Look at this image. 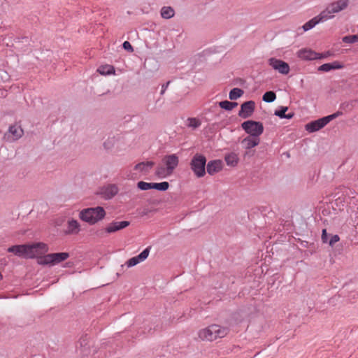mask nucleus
<instances>
[{
	"instance_id": "f257e3e1",
	"label": "nucleus",
	"mask_w": 358,
	"mask_h": 358,
	"mask_svg": "<svg viewBox=\"0 0 358 358\" xmlns=\"http://www.w3.org/2000/svg\"><path fill=\"white\" fill-rule=\"evenodd\" d=\"M48 251V245L41 242L15 245L8 248V252L27 259L35 258L38 255L45 254Z\"/></svg>"
},
{
	"instance_id": "f03ea898",
	"label": "nucleus",
	"mask_w": 358,
	"mask_h": 358,
	"mask_svg": "<svg viewBox=\"0 0 358 358\" xmlns=\"http://www.w3.org/2000/svg\"><path fill=\"white\" fill-rule=\"evenodd\" d=\"M229 332L228 327L211 324L199 331L198 336L202 341H213L225 337Z\"/></svg>"
},
{
	"instance_id": "7ed1b4c3",
	"label": "nucleus",
	"mask_w": 358,
	"mask_h": 358,
	"mask_svg": "<svg viewBox=\"0 0 358 358\" xmlns=\"http://www.w3.org/2000/svg\"><path fill=\"white\" fill-rule=\"evenodd\" d=\"M106 211L101 206L83 209L79 213V217L83 221L92 225L104 218Z\"/></svg>"
},
{
	"instance_id": "20e7f679",
	"label": "nucleus",
	"mask_w": 358,
	"mask_h": 358,
	"mask_svg": "<svg viewBox=\"0 0 358 358\" xmlns=\"http://www.w3.org/2000/svg\"><path fill=\"white\" fill-rule=\"evenodd\" d=\"M178 164V158H164L158 164L155 175L159 178H164L172 174Z\"/></svg>"
},
{
	"instance_id": "39448f33",
	"label": "nucleus",
	"mask_w": 358,
	"mask_h": 358,
	"mask_svg": "<svg viewBox=\"0 0 358 358\" xmlns=\"http://www.w3.org/2000/svg\"><path fill=\"white\" fill-rule=\"evenodd\" d=\"M342 115L341 112H336L331 115L323 117L314 121H311L305 125V129L308 133H314L320 131L328 124L331 120Z\"/></svg>"
},
{
	"instance_id": "423d86ee",
	"label": "nucleus",
	"mask_w": 358,
	"mask_h": 358,
	"mask_svg": "<svg viewBox=\"0 0 358 358\" xmlns=\"http://www.w3.org/2000/svg\"><path fill=\"white\" fill-rule=\"evenodd\" d=\"M69 257L68 252L50 253L38 257L37 262L40 265H55L65 261Z\"/></svg>"
},
{
	"instance_id": "0eeeda50",
	"label": "nucleus",
	"mask_w": 358,
	"mask_h": 358,
	"mask_svg": "<svg viewBox=\"0 0 358 358\" xmlns=\"http://www.w3.org/2000/svg\"><path fill=\"white\" fill-rule=\"evenodd\" d=\"M242 128L251 136L259 137L263 132L264 127L262 123L252 120L244 122Z\"/></svg>"
},
{
	"instance_id": "6e6552de",
	"label": "nucleus",
	"mask_w": 358,
	"mask_h": 358,
	"mask_svg": "<svg viewBox=\"0 0 358 358\" xmlns=\"http://www.w3.org/2000/svg\"><path fill=\"white\" fill-rule=\"evenodd\" d=\"M24 135V130L20 125L15 124L10 125L8 130L4 134V139L8 142H14L20 139Z\"/></svg>"
},
{
	"instance_id": "1a4fd4ad",
	"label": "nucleus",
	"mask_w": 358,
	"mask_h": 358,
	"mask_svg": "<svg viewBox=\"0 0 358 358\" xmlns=\"http://www.w3.org/2000/svg\"><path fill=\"white\" fill-rule=\"evenodd\" d=\"M206 158H192L190 163L191 169L198 178L206 174Z\"/></svg>"
},
{
	"instance_id": "9d476101",
	"label": "nucleus",
	"mask_w": 358,
	"mask_h": 358,
	"mask_svg": "<svg viewBox=\"0 0 358 358\" xmlns=\"http://www.w3.org/2000/svg\"><path fill=\"white\" fill-rule=\"evenodd\" d=\"M119 189L115 184H108L100 189L99 194L106 200H109L117 194Z\"/></svg>"
},
{
	"instance_id": "9b49d317",
	"label": "nucleus",
	"mask_w": 358,
	"mask_h": 358,
	"mask_svg": "<svg viewBox=\"0 0 358 358\" xmlns=\"http://www.w3.org/2000/svg\"><path fill=\"white\" fill-rule=\"evenodd\" d=\"M268 64L275 71L282 74H287L289 71V66L287 63L275 58H270Z\"/></svg>"
},
{
	"instance_id": "f8f14e48",
	"label": "nucleus",
	"mask_w": 358,
	"mask_h": 358,
	"mask_svg": "<svg viewBox=\"0 0 358 358\" xmlns=\"http://www.w3.org/2000/svg\"><path fill=\"white\" fill-rule=\"evenodd\" d=\"M150 250V247H148L145 249H144L138 255L130 258L126 263L127 266H134L139 264L140 262H142L144 260H145L149 255Z\"/></svg>"
},
{
	"instance_id": "ddd939ff",
	"label": "nucleus",
	"mask_w": 358,
	"mask_h": 358,
	"mask_svg": "<svg viewBox=\"0 0 358 358\" xmlns=\"http://www.w3.org/2000/svg\"><path fill=\"white\" fill-rule=\"evenodd\" d=\"M154 164L155 163L151 161L142 162L136 164L134 167V170L141 176H145L150 173Z\"/></svg>"
},
{
	"instance_id": "4468645a",
	"label": "nucleus",
	"mask_w": 358,
	"mask_h": 358,
	"mask_svg": "<svg viewBox=\"0 0 358 358\" xmlns=\"http://www.w3.org/2000/svg\"><path fill=\"white\" fill-rule=\"evenodd\" d=\"M255 103L253 101H249L243 103L241 105L239 111V116L243 118H248L250 117L254 112Z\"/></svg>"
},
{
	"instance_id": "2eb2a0df",
	"label": "nucleus",
	"mask_w": 358,
	"mask_h": 358,
	"mask_svg": "<svg viewBox=\"0 0 358 358\" xmlns=\"http://www.w3.org/2000/svg\"><path fill=\"white\" fill-rule=\"evenodd\" d=\"M348 6V0H338L332 2L327 6L330 12L335 15V14L345 10Z\"/></svg>"
},
{
	"instance_id": "dca6fc26",
	"label": "nucleus",
	"mask_w": 358,
	"mask_h": 358,
	"mask_svg": "<svg viewBox=\"0 0 358 358\" xmlns=\"http://www.w3.org/2000/svg\"><path fill=\"white\" fill-rule=\"evenodd\" d=\"M223 167V162L221 159H215L208 162L206 166V171L208 174L213 175L219 172Z\"/></svg>"
},
{
	"instance_id": "f3484780",
	"label": "nucleus",
	"mask_w": 358,
	"mask_h": 358,
	"mask_svg": "<svg viewBox=\"0 0 358 358\" xmlns=\"http://www.w3.org/2000/svg\"><path fill=\"white\" fill-rule=\"evenodd\" d=\"M130 224L129 221H121V222H111L106 228V231L107 233H114L119 230L126 228Z\"/></svg>"
},
{
	"instance_id": "a211bd4d",
	"label": "nucleus",
	"mask_w": 358,
	"mask_h": 358,
	"mask_svg": "<svg viewBox=\"0 0 358 358\" xmlns=\"http://www.w3.org/2000/svg\"><path fill=\"white\" fill-rule=\"evenodd\" d=\"M297 55L299 58L306 60L317 59L319 57V53L310 49H302L298 52Z\"/></svg>"
},
{
	"instance_id": "6ab92c4d",
	"label": "nucleus",
	"mask_w": 358,
	"mask_h": 358,
	"mask_svg": "<svg viewBox=\"0 0 358 358\" xmlns=\"http://www.w3.org/2000/svg\"><path fill=\"white\" fill-rule=\"evenodd\" d=\"M259 143V137L249 136L242 141L241 145H242L243 148H244L245 149H250V148L256 146L257 145H258Z\"/></svg>"
},
{
	"instance_id": "aec40b11",
	"label": "nucleus",
	"mask_w": 358,
	"mask_h": 358,
	"mask_svg": "<svg viewBox=\"0 0 358 358\" xmlns=\"http://www.w3.org/2000/svg\"><path fill=\"white\" fill-rule=\"evenodd\" d=\"M319 23L321 22L320 21H319V19L316 15L315 17L306 22L301 27H299L298 29V34H302L304 31H307L315 27Z\"/></svg>"
},
{
	"instance_id": "412c9836",
	"label": "nucleus",
	"mask_w": 358,
	"mask_h": 358,
	"mask_svg": "<svg viewBox=\"0 0 358 358\" xmlns=\"http://www.w3.org/2000/svg\"><path fill=\"white\" fill-rule=\"evenodd\" d=\"M296 224L294 225V230L296 234L303 235L307 231V223L304 218L301 217L296 220Z\"/></svg>"
},
{
	"instance_id": "4be33fe9",
	"label": "nucleus",
	"mask_w": 358,
	"mask_h": 358,
	"mask_svg": "<svg viewBox=\"0 0 358 358\" xmlns=\"http://www.w3.org/2000/svg\"><path fill=\"white\" fill-rule=\"evenodd\" d=\"M80 230V224L77 220L72 219L68 222L66 234H77Z\"/></svg>"
},
{
	"instance_id": "5701e85b",
	"label": "nucleus",
	"mask_w": 358,
	"mask_h": 358,
	"mask_svg": "<svg viewBox=\"0 0 358 358\" xmlns=\"http://www.w3.org/2000/svg\"><path fill=\"white\" fill-rule=\"evenodd\" d=\"M317 17H318L319 21H320V22H326L334 17V15L331 13V12H330V10L327 6L324 10L320 12L317 15Z\"/></svg>"
},
{
	"instance_id": "b1692460",
	"label": "nucleus",
	"mask_w": 358,
	"mask_h": 358,
	"mask_svg": "<svg viewBox=\"0 0 358 358\" xmlns=\"http://www.w3.org/2000/svg\"><path fill=\"white\" fill-rule=\"evenodd\" d=\"M97 71L101 75H110L115 73V69L111 65H102L99 67Z\"/></svg>"
},
{
	"instance_id": "393cba45",
	"label": "nucleus",
	"mask_w": 358,
	"mask_h": 358,
	"mask_svg": "<svg viewBox=\"0 0 358 358\" xmlns=\"http://www.w3.org/2000/svg\"><path fill=\"white\" fill-rule=\"evenodd\" d=\"M175 11L170 6H164L161 10V15L164 19H170L174 16Z\"/></svg>"
},
{
	"instance_id": "a878e982",
	"label": "nucleus",
	"mask_w": 358,
	"mask_h": 358,
	"mask_svg": "<svg viewBox=\"0 0 358 358\" xmlns=\"http://www.w3.org/2000/svg\"><path fill=\"white\" fill-rule=\"evenodd\" d=\"M243 90L236 87L230 91L229 97L231 100H236L240 98L243 94Z\"/></svg>"
},
{
	"instance_id": "bb28decb",
	"label": "nucleus",
	"mask_w": 358,
	"mask_h": 358,
	"mask_svg": "<svg viewBox=\"0 0 358 358\" xmlns=\"http://www.w3.org/2000/svg\"><path fill=\"white\" fill-rule=\"evenodd\" d=\"M288 107L281 106L279 110H276L274 113L275 115L280 118H291V113L285 114L287 111Z\"/></svg>"
},
{
	"instance_id": "cd10ccee",
	"label": "nucleus",
	"mask_w": 358,
	"mask_h": 358,
	"mask_svg": "<svg viewBox=\"0 0 358 358\" xmlns=\"http://www.w3.org/2000/svg\"><path fill=\"white\" fill-rule=\"evenodd\" d=\"M169 187V183L168 182H153V189L164 192L167 190Z\"/></svg>"
},
{
	"instance_id": "c85d7f7f",
	"label": "nucleus",
	"mask_w": 358,
	"mask_h": 358,
	"mask_svg": "<svg viewBox=\"0 0 358 358\" xmlns=\"http://www.w3.org/2000/svg\"><path fill=\"white\" fill-rule=\"evenodd\" d=\"M219 105L223 109L231 110L235 108L238 103L235 102H230L229 101H223L220 102Z\"/></svg>"
},
{
	"instance_id": "c756f323",
	"label": "nucleus",
	"mask_w": 358,
	"mask_h": 358,
	"mask_svg": "<svg viewBox=\"0 0 358 358\" xmlns=\"http://www.w3.org/2000/svg\"><path fill=\"white\" fill-rule=\"evenodd\" d=\"M275 99V93L273 91L266 92L262 97L263 101L268 103L274 101Z\"/></svg>"
},
{
	"instance_id": "7c9ffc66",
	"label": "nucleus",
	"mask_w": 358,
	"mask_h": 358,
	"mask_svg": "<svg viewBox=\"0 0 358 358\" xmlns=\"http://www.w3.org/2000/svg\"><path fill=\"white\" fill-rule=\"evenodd\" d=\"M137 187L138 189L143 191L153 189V182H146L144 181H139L137 183Z\"/></svg>"
},
{
	"instance_id": "2f4dec72",
	"label": "nucleus",
	"mask_w": 358,
	"mask_h": 358,
	"mask_svg": "<svg viewBox=\"0 0 358 358\" xmlns=\"http://www.w3.org/2000/svg\"><path fill=\"white\" fill-rule=\"evenodd\" d=\"M342 41L346 43H354L358 42V34L345 36L343 37Z\"/></svg>"
},
{
	"instance_id": "473e14b6",
	"label": "nucleus",
	"mask_w": 358,
	"mask_h": 358,
	"mask_svg": "<svg viewBox=\"0 0 358 358\" xmlns=\"http://www.w3.org/2000/svg\"><path fill=\"white\" fill-rule=\"evenodd\" d=\"M187 121V126L193 129L197 128L201 125V122L196 118H189Z\"/></svg>"
},
{
	"instance_id": "72a5a7b5",
	"label": "nucleus",
	"mask_w": 358,
	"mask_h": 358,
	"mask_svg": "<svg viewBox=\"0 0 358 358\" xmlns=\"http://www.w3.org/2000/svg\"><path fill=\"white\" fill-rule=\"evenodd\" d=\"M330 64H331V66L332 67L331 68L332 70L342 69L344 68V65L338 61H334V62L330 63Z\"/></svg>"
},
{
	"instance_id": "f704fd0d",
	"label": "nucleus",
	"mask_w": 358,
	"mask_h": 358,
	"mask_svg": "<svg viewBox=\"0 0 358 358\" xmlns=\"http://www.w3.org/2000/svg\"><path fill=\"white\" fill-rule=\"evenodd\" d=\"M331 68L330 63H327L319 66L318 70L320 71L328 72L332 70Z\"/></svg>"
},
{
	"instance_id": "c9c22d12",
	"label": "nucleus",
	"mask_w": 358,
	"mask_h": 358,
	"mask_svg": "<svg viewBox=\"0 0 358 358\" xmlns=\"http://www.w3.org/2000/svg\"><path fill=\"white\" fill-rule=\"evenodd\" d=\"M225 161L229 166H234L238 162V158H224Z\"/></svg>"
},
{
	"instance_id": "e433bc0d",
	"label": "nucleus",
	"mask_w": 358,
	"mask_h": 358,
	"mask_svg": "<svg viewBox=\"0 0 358 358\" xmlns=\"http://www.w3.org/2000/svg\"><path fill=\"white\" fill-rule=\"evenodd\" d=\"M339 240H340V238L338 235H334L331 237V238L329 241V244L330 246H333L336 243L339 241Z\"/></svg>"
},
{
	"instance_id": "4c0bfd02",
	"label": "nucleus",
	"mask_w": 358,
	"mask_h": 358,
	"mask_svg": "<svg viewBox=\"0 0 358 358\" xmlns=\"http://www.w3.org/2000/svg\"><path fill=\"white\" fill-rule=\"evenodd\" d=\"M123 48L129 52H133L134 50L131 43L129 41H124L123 43Z\"/></svg>"
},
{
	"instance_id": "58836bf2",
	"label": "nucleus",
	"mask_w": 358,
	"mask_h": 358,
	"mask_svg": "<svg viewBox=\"0 0 358 358\" xmlns=\"http://www.w3.org/2000/svg\"><path fill=\"white\" fill-rule=\"evenodd\" d=\"M322 241L323 243H327L328 241V234L327 233V230L326 229H323L322 230Z\"/></svg>"
},
{
	"instance_id": "ea45409f",
	"label": "nucleus",
	"mask_w": 358,
	"mask_h": 358,
	"mask_svg": "<svg viewBox=\"0 0 358 358\" xmlns=\"http://www.w3.org/2000/svg\"><path fill=\"white\" fill-rule=\"evenodd\" d=\"M332 55H333V54L331 52L327 51V52H326L324 53H322V54L319 53L318 59L327 58V57H331Z\"/></svg>"
},
{
	"instance_id": "a19ab883",
	"label": "nucleus",
	"mask_w": 358,
	"mask_h": 358,
	"mask_svg": "<svg viewBox=\"0 0 358 358\" xmlns=\"http://www.w3.org/2000/svg\"><path fill=\"white\" fill-rule=\"evenodd\" d=\"M170 84V81H168L166 84H164L162 87L161 94H164L166 90Z\"/></svg>"
},
{
	"instance_id": "79ce46f5",
	"label": "nucleus",
	"mask_w": 358,
	"mask_h": 358,
	"mask_svg": "<svg viewBox=\"0 0 358 358\" xmlns=\"http://www.w3.org/2000/svg\"><path fill=\"white\" fill-rule=\"evenodd\" d=\"M87 344V343L86 338H83L82 340L80 341V345L81 347L85 346Z\"/></svg>"
},
{
	"instance_id": "37998d69",
	"label": "nucleus",
	"mask_w": 358,
	"mask_h": 358,
	"mask_svg": "<svg viewBox=\"0 0 358 358\" xmlns=\"http://www.w3.org/2000/svg\"><path fill=\"white\" fill-rule=\"evenodd\" d=\"M283 224V227H287V229H285V230H289V221H285Z\"/></svg>"
}]
</instances>
